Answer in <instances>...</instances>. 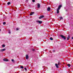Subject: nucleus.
I'll list each match as a JSON object with an SVG mask.
<instances>
[{
  "mask_svg": "<svg viewBox=\"0 0 73 73\" xmlns=\"http://www.w3.org/2000/svg\"><path fill=\"white\" fill-rule=\"evenodd\" d=\"M61 37L62 38H63L64 40L66 39V38H65V36L62 35H61Z\"/></svg>",
  "mask_w": 73,
  "mask_h": 73,
  "instance_id": "1",
  "label": "nucleus"
},
{
  "mask_svg": "<svg viewBox=\"0 0 73 73\" xmlns=\"http://www.w3.org/2000/svg\"><path fill=\"white\" fill-rule=\"evenodd\" d=\"M36 23H38L39 24H41L42 23V21H39V20H37L36 21Z\"/></svg>",
  "mask_w": 73,
  "mask_h": 73,
  "instance_id": "2",
  "label": "nucleus"
},
{
  "mask_svg": "<svg viewBox=\"0 0 73 73\" xmlns=\"http://www.w3.org/2000/svg\"><path fill=\"white\" fill-rule=\"evenodd\" d=\"M28 58H29V56H28V55L27 54L26 55V60L28 59Z\"/></svg>",
  "mask_w": 73,
  "mask_h": 73,
  "instance_id": "3",
  "label": "nucleus"
},
{
  "mask_svg": "<svg viewBox=\"0 0 73 73\" xmlns=\"http://www.w3.org/2000/svg\"><path fill=\"white\" fill-rule=\"evenodd\" d=\"M44 17V16L43 15H42L40 16L39 17V19H41L42 18H43V17Z\"/></svg>",
  "mask_w": 73,
  "mask_h": 73,
  "instance_id": "4",
  "label": "nucleus"
},
{
  "mask_svg": "<svg viewBox=\"0 0 73 73\" xmlns=\"http://www.w3.org/2000/svg\"><path fill=\"white\" fill-rule=\"evenodd\" d=\"M3 60L4 61H9V60L8 59H7L6 58H4L3 59Z\"/></svg>",
  "mask_w": 73,
  "mask_h": 73,
  "instance_id": "5",
  "label": "nucleus"
},
{
  "mask_svg": "<svg viewBox=\"0 0 73 73\" xmlns=\"http://www.w3.org/2000/svg\"><path fill=\"white\" fill-rule=\"evenodd\" d=\"M61 7H62V5H60L59 6L58 9H60V8H61Z\"/></svg>",
  "mask_w": 73,
  "mask_h": 73,
  "instance_id": "6",
  "label": "nucleus"
},
{
  "mask_svg": "<svg viewBox=\"0 0 73 73\" xmlns=\"http://www.w3.org/2000/svg\"><path fill=\"white\" fill-rule=\"evenodd\" d=\"M5 49H1L0 50V51L1 52H3V51H5Z\"/></svg>",
  "mask_w": 73,
  "mask_h": 73,
  "instance_id": "7",
  "label": "nucleus"
},
{
  "mask_svg": "<svg viewBox=\"0 0 73 73\" xmlns=\"http://www.w3.org/2000/svg\"><path fill=\"white\" fill-rule=\"evenodd\" d=\"M38 5V8H39L40 7V4L39 3H37Z\"/></svg>",
  "mask_w": 73,
  "mask_h": 73,
  "instance_id": "8",
  "label": "nucleus"
},
{
  "mask_svg": "<svg viewBox=\"0 0 73 73\" xmlns=\"http://www.w3.org/2000/svg\"><path fill=\"white\" fill-rule=\"evenodd\" d=\"M47 10L48 11H50V8L49 7L47 8Z\"/></svg>",
  "mask_w": 73,
  "mask_h": 73,
  "instance_id": "9",
  "label": "nucleus"
},
{
  "mask_svg": "<svg viewBox=\"0 0 73 73\" xmlns=\"http://www.w3.org/2000/svg\"><path fill=\"white\" fill-rule=\"evenodd\" d=\"M59 9H57V13H59V12H60V11H59Z\"/></svg>",
  "mask_w": 73,
  "mask_h": 73,
  "instance_id": "10",
  "label": "nucleus"
},
{
  "mask_svg": "<svg viewBox=\"0 0 73 73\" xmlns=\"http://www.w3.org/2000/svg\"><path fill=\"white\" fill-rule=\"evenodd\" d=\"M55 65L56 67V68H58V64H55Z\"/></svg>",
  "mask_w": 73,
  "mask_h": 73,
  "instance_id": "11",
  "label": "nucleus"
},
{
  "mask_svg": "<svg viewBox=\"0 0 73 73\" xmlns=\"http://www.w3.org/2000/svg\"><path fill=\"white\" fill-rule=\"evenodd\" d=\"M33 13H34V12H31V13L30 14V16H32V15H33Z\"/></svg>",
  "mask_w": 73,
  "mask_h": 73,
  "instance_id": "12",
  "label": "nucleus"
},
{
  "mask_svg": "<svg viewBox=\"0 0 73 73\" xmlns=\"http://www.w3.org/2000/svg\"><path fill=\"white\" fill-rule=\"evenodd\" d=\"M70 38V36H68V37H67V40H69V39Z\"/></svg>",
  "mask_w": 73,
  "mask_h": 73,
  "instance_id": "13",
  "label": "nucleus"
},
{
  "mask_svg": "<svg viewBox=\"0 0 73 73\" xmlns=\"http://www.w3.org/2000/svg\"><path fill=\"white\" fill-rule=\"evenodd\" d=\"M20 68H21V69H24V67H23V66H21V67H20Z\"/></svg>",
  "mask_w": 73,
  "mask_h": 73,
  "instance_id": "14",
  "label": "nucleus"
},
{
  "mask_svg": "<svg viewBox=\"0 0 73 73\" xmlns=\"http://www.w3.org/2000/svg\"><path fill=\"white\" fill-rule=\"evenodd\" d=\"M8 33H9V34H11V31L10 30H8Z\"/></svg>",
  "mask_w": 73,
  "mask_h": 73,
  "instance_id": "15",
  "label": "nucleus"
},
{
  "mask_svg": "<svg viewBox=\"0 0 73 73\" xmlns=\"http://www.w3.org/2000/svg\"><path fill=\"white\" fill-rule=\"evenodd\" d=\"M67 66H68V67H70V64H67Z\"/></svg>",
  "mask_w": 73,
  "mask_h": 73,
  "instance_id": "16",
  "label": "nucleus"
},
{
  "mask_svg": "<svg viewBox=\"0 0 73 73\" xmlns=\"http://www.w3.org/2000/svg\"><path fill=\"white\" fill-rule=\"evenodd\" d=\"M11 4V3L10 2H9L8 3H7L8 5H9V4Z\"/></svg>",
  "mask_w": 73,
  "mask_h": 73,
  "instance_id": "17",
  "label": "nucleus"
},
{
  "mask_svg": "<svg viewBox=\"0 0 73 73\" xmlns=\"http://www.w3.org/2000/svg\"><path fill=\"white\" fill-rule=\"evenodd\" d=\"M2 46L3 48H4V47H5V45H4V44Z\"/></svg>",
  "mask_w": 73,
  "mask_h": 73,
  "instance_id": "18",
  "label": "nucleus"
},
{
  "mask_svg": "<svg viewBox=\"0 0 73 73\" xmlns=\"http://www.w3.org/2000/svg\"><path fill=\"white\" fill-rule=\"evenodd\" d=\"M50 39L51 40H53V38L52 37H50Z\"/></svg>",
  "mask_w": 73,
  "mask_h": 73,
  "instance_id": "19",
  "label": "nucleus"
},
{
  "mask_svg": "<svg viewBox=\"0 0 73 73\" xmlns=\"http://www.w3.org/2000/svg\"><path fill=\"white\" fill-rule=\"evenodd\" d=\"M24 69H25V70L26 71H27V68H24Z\"/></svg>",
  "mask_w": 73,
  "mask_h": 73,
  "instance_id": "20",
  "label": "nucleus"
},
{
  "mask_svg": "<svg viewBox=\"0 0 73 73\" xmlns=\"http://www.w3.org/2000/svg\"><path fill=\"white\" fill-rule=\"evenodd\" d=\"M5 24H6V23L5 22H3V25H5Z\"/></svg>",
  "mask_w": 73,
  "mask_h": 73,
  "instance_id": "21",
  "label": "nucleus"
},
{
  "mask_svg": "<svg viewBox=\"0 0 73 73\" xmlns=\"http://www.w3.org/2000/svg\"><path fill=\"white\" fill-rule=\"evenodd\" d=\"M61 63H60V62H59L58 63V65H60V64Z\"/></svg>",
  "mask_w": 73,
  "mask_h": 73,
  "instance_id": "22",
  "label": "nucleus"
},
{
  "mask_svg": "<svg viewBox=\"0 0 73 73\" xmlns=\"http://www.w3.org/2000/svg\"><path fill=\"white\" fill-rule=\"evenodd\" d=\"M11 60L13 62L14 61V60L13 59H12Z\"/></svg>",
  "mask_w": 73,
  "mask_h": 73,
  "instance_id": "23",
  "label": "nucleus"
},
{
  "mask_svg": "<svg viewBox=\"0 0 73 73\" xmlns=\"http://www.w3.org/2000/svg\"><path fill=\"white\" fill-rule=\"evenodd\" d=\"M33 2H35V0H33Z\"/></svg>",
  "mask_w": 73,
  "mask_h": 73,
  "instance_id": "24",
  "label": "nucleus"
},
{
  "mask_svg": "<svg viewBox=\"0 0 73 73\" xmlns=\"http://www.w3.org/2000/svg\"><path fill=\"white\" fill-rule=\"evenodd\" d=\"M16 30H17V31H18L19 30V29L18 28H17Z\"/></svg>",
  "mask_w": 73,
  "mask_h": 73,
  "instance_id": "25",
  "label": "nucleus"
},
{
  "mask_svg": "<svg viewBox=\"0 0 73 73\" xmlns=\"http://www.w3.org/2000/svg\"><path fill=\"white\" fill-rule=\"evenodd\" d=\"M32 50H33V51H35V49H33Z\"/></svg>",
  "mask_w": 73,
  "mask_h": 73,
  "instance_id": "26",
  "label": "nucleus"
},
{
  "mask_svg": "<svg viewBox=\"0 0 73 73\" xmlns=\"http://www.w3.org/2000/svg\"><path fill=\"white\" fill-rule=\"evenodd\" d=\"M60 19H62V17H61L60 18Z\"/></svg>",
  "mask_w": 73,
  "mask_h": 73,
  "instance_id": "27",
  "label": "nucleus"
},
{
  "mask_svg": "<svg viewBox=\"0 0 73 73\" xmlns=\"http://www.w3.org/2000/svg\"><path fill=\"white\" fill-rule=\"evenodd\" d=\"M72 39H73V37H72Z\"/></svg>",
  "mask_w": 73,
  "mask_h": 73,
  "instance_id": "28",
  "label": "nucleus"
},
{
  "mask_svg": "<svg viewBox=\"0 0 73 73\" xmlns=\"http://www.w3.org/2000/svg\"><path fill=\"white\" fill-rule=\"evenodd\" d=\"M1 31V30L0 29V31Z\"/></svg>",
  "mask_w": 73,
  "mask_h": 73,
  "instance_id": "29",
  "label": "nucleus"
}]
</instances>
